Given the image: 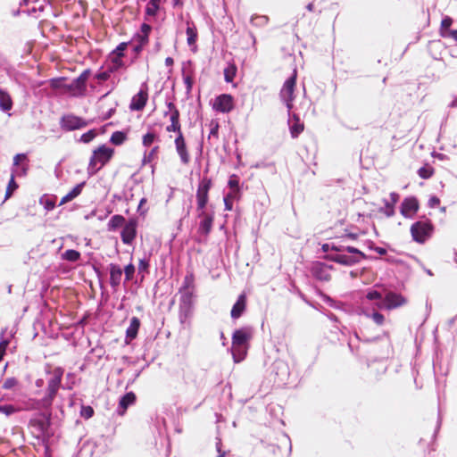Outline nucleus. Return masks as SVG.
<instances>
[{
  "label": "nucleus",
  "instance_id": "de8ad7c7",
  "mask_svg": "<svg viewBox=\"0 0 457 457\" xmlns=\"http://www.w3.org/2000/svg\"><path fill=\"white\" fill-rule=\"evenodd\" d=\"M149 260L146 258H142L139 260L138 263V270L139 272H148L149 271Z\"/></svg>",
  "mask_w": 457,
  "mask_h": 457
},
{
  "label": "nucleus",
  "instance_id": "e433bc0d",
  "mask_svg": "<svg viewBox=\"0 0 457 457\" xmlns=\"http://www.w3.org/2000/svg\"><path fill=\"white\" fill-rule=\"evenodd\" d=\"M12 100L8 94L0 90V107L4 110H10L12 108Z\"/></svg>",
  "mask_w": 457,
  "mask_h": 457
},
{
  "label": "nucleus",
  "instance_id": "a211bd4d",
  "mask_svg": "<svg viewBox=\"0 0 457 457\" xmlns=\"http://www.w3.org/2000/svg\"><path fill=\"white\" fill-rule=\"evenodd\" d=\"M136 401H137L136 394L132 391L127 392L126 394L121 395L119 399V404H118V407L116 410L117 414L120 415V416L124 415L127 409L129 406L135 404Z\"/></svg>",
  "mask_w": 457,
  "mask_h": 457
},
{
  "label": "nucleus",
  "instance_id": "423d86ee",
  "mask_svg": "<svg viewBox=\"0 0 457 457\" xmlns=\"http://www.w3.org/2000/svg\"><path fill=\"white\" fill-rule=\"evenodd\" d=\"M212 187V179L208 177H204L196 190V202L197 210L205 209L209 200V190Z\"/></svg>",
  "mask_w": 457,
  "mask_h": 457
},
{
  "label": "nucleus",
  "instance_id": "37998d69",
  "mask_svg": "<svg viewBox=\"0 0 457 457\" xmlns=\"http://www.w3.org/2000/svg\"><path fill=\"white\" fill-rule=\"evenodd\" d=\"M123 273L125 275V280L130 281L133 278V276L136 271L135 265L133 263H129L124 267Z\"/></svg>",
  "mask_w": 457,
  "mask_h": 457
},
{
  "label": "nucleus",
  "instance_id": "4468645a",
  "mask_svg": "<svg viewBox=\"0 0 457 457\" xmlns=\"http://www.w3.org/2000/svg\"><path fill=\"white\" fill-rule=\"evenodd\" d=\"M376 309L378 308L375 306V302H373L371 307L366 306L365 303H362V305L360 307L358 313L360 315H364L367 318L372 319V320L377 325L381 326L385 322V316Z\"/></svg>",
  "mask_w": 457,
  "mask_h": 457
},
{
  "label": "nucleus",
  "instance_id": "c756f323",
  "mask_svg": "<svg viewBox=\"0 0 457 457\" xmlns=\"http://www.w3.org/2000/svg\"><path fill=\"white\" fill-rule=\"evenodd\" d=\"M127 139V134L124 131L117 130L111 136L110 142L115 145H120Z\"/></svg>",
  "mask_w": 457,
  "mask_h": 457
},
{
  "label": "nucleus",
  "instance_id": "9d476101",
  "mask_svg": "<svg viewBox=\"0 0 457 457\" xmlns=\"http://www.w3.org/2000/svg\"><path fill=\"white\" fill-rule=\"evenodd\" d=\"M333 269L332 265H328L321 262H315L311 267V273L314 278L322 282H328L331 279L329 271Z\"/></svg>",
  "mask_w": 457,
  "mask_h": 457
},
{
  "label": "nucleus",
  "instance_id": "a19ab883",
  "mask_svg": "<svg viewBox=\"0 0 457 457\" xmlns=\"http://www.w3.org/2000/svg\"><path fill=\"white\" fill-rule=\"evenodd\" d=\"M129 45H130V42H121L111 52V54L120 57H123L125 55V51L127 50Z\"/></svg>",
  "mask_w": 457,
  "mask_h": 457
},
{
  "label": "nucleus",
  "instance_id": "49530a36",
  "mask_svg": "<svg viewBox=\"0 0 457 457\" xmlns=\"http://www.w3.org/2000/svg\"><path fill=\"white\" fill-rule=\"evenodd\" d=\"M155 138H156V136L154 133L147 132L143 137V145L145 146H150L154 142Z\"/></svg>",
  "mask_w": 457,
  "mask_h": 457
},
{
  "label": "nucleus",
  "instance_id": "6ab92c4d",
  "mask_svg": "<svg viewBox=\"0 0 457 457\" xmlns=\"http://www.w3.org/2000/svg\"><path fill=\"white\" fill-rule=\"evenodd\" d=\"M110 273L109 283L112 289L116 290L120 285L123 270L121 267L116 263H110L108 266Z\"/></svg>",
  "mask_w": 457,
  "mask_h": 457
},
{
  "label": "nucleus",
  "instance_id": "393cba45",
  "mask_svg": "<svg viewBox=\"0 0 457 457\" xmlns=\"http://www.w3.org/2000/svg\"><path fill=\"white\" fill-rule=\"evenodd\" d=\"M179 117H180L179 111H173V113H171L170 117V124L166 127V130L168 132H176L177 135L183 134L181 131Z\"/></svg>",
  "mask_w": 457,
  "mask_h": 457
},
{
  "label": "nucleus",
  "instance_id": "0e129e2a",
  "mask_svg": "<svg viewBox=\"0 0 457 457\" xmlns=\"http://www.w3.org/2000/svg\"><path fill=\"white\" fill-rule=\"evenodd\" d=\"M324 314L330 320H332L333 322H336V323H339V320L338 318L337 317L336 314H334L333 312L328 311L326 312H324Z\"/></svg>",
  "mask_w": 457,
  "mask_h": 457
},
{
  "label": "nucleus",
  "instance_id": "412c9836",
  "mask_svg": "<svg viewBox=\"0 0 457 457\" xmlns=\"http://www.w3.org/2000/svg\"><path fill=\"white\" fill-rule=\"evenodd\" d=\"M288 116V125L291 137L293 138H296L303 130V123L301 121L299 116L296 114L290 113V115Z\"/></svg>",
  "mask_w": 457,
  "mask_h": 457
},
{
  "label": "nucleus",
  "instance_id": "72a5a7b5",
  "mask_svg": "<svg viewBox=\"0 0 457 457\" xmlns=\"http://www.w3.org/2000/svg\"><path fill=\"white\" fill-rule=\"evenodd\" d=\"M83 188V183L76 186L70 193H68L65 196L62 197V199L60 202V204H63L73 198H75L77 195H79Z\"/></svg>",
  "mask_w": 457,
  "mask_h": 457
},
{
  "label": "nucleus",
  "instance_id": "c9c22d12",
  "mask_svg": "<svg viewBox=\"0 0 457 457\" xmlns=\"http://www.w3.org/2000/svg\"><path fill=\"white\" fill-rule=\"evenodd\" d=\"M179 299V305L193 306V291H183Z\"/></svg>",
  "mask_w": 457,
  "mask_h": 457
},
{
  "label": "nucleus",
  "instance_id": "3c124183",
  "mask_svg": "<svg viewBox=\"0 0 457 457\" xmlns=\"http://www.w3.org/2000/svg\"><path fill=\"white\" fill-rule=\"evenodd\" d=\"M63 256L66 260L73 262V261L78 260L79 253L74 250H68L65 252Z\"/></svg>",
  "mask_w": 457,
  "mask_h": 457
},
{
  "label": "nucleus",
  "instance_id": "c85d7f7f",
  "mask_svg": "<svg viewBox=\"0 0 457 457\" xmlns=\"http://www.w3.org/2000/svg\"><path fill=\"white\" fill-rule=\"evenodd\" d=\"M183 81L186 86L187 92L189 93L192 90L194 85V78L192 72L187 73V66L184 64L182 68Z\"/></svg>",
  "mask_w": 457,
  "mask_h": 457
},
{
  "label": "nucleus",
  "instance_id": "052dcab7",
  "mask_svg": "<svg viewBox=\"0 0 457 457\" xmlns=\"http://www.w3.org/2000/svg\"><path fill=\"white\" fill-rule=\"evenodd\" d=\"M0 411L6 415H9L14 411V408L12 405H5L0 407Z\"/></svg>",
  "mask_w": 457,
  "mask_h": 457
},
{
  "label": "nucleus",
  "instance_id": "1a4fd4ad",
  "mask_svg": "<svg viewBox=\"0 0 457 457\" xmlns=\"http://www.w3.org/2000/svg\"><path fill=\"white\" fill-rule=\"evenodd\" d=\"M420 208V204L415 196L405 197L400 206V213L406 219H413Z\"/></svg>",
  "mask_w": 457,
  "mask_h": 457
},
{
  "label": "nucleus",
  "instance_id": "58836bf2",
  "mask_svg": "<svg viewBox=\"0 0 457 457\" xmlns=\"http://www.w3.org/2000/svg\"><path fill=\"white\" fill-rule=\"evenodd\" d=\"M321 297L325 303H327L328 305H329L330 307H332L334 309L341 310L344 308L343 303L334 300L332 297H330L328 295L323 294L321 295Z\"/></svg>",
  "mask_w": 457,
  "mask_h": 457
},
{
  "label": "nucleus",
  "instance_id": "2eb2a0df",
  "mask_svg": "<svg viewBox=\"0 0 457 457\" xmlns=\"http://www.w3.org/2000/svg\"><path fill=\"white\" fill-rule=\"evenodd\" d=\"M330 249H331V251L335 252L334 253H340L342 252H347L349 253L358 254L359 256H361L363 259H369L371 261H376L378 259L377 256L365 254L363 252H361V250H359L358 248H356L354 246L343 245L336 244L334 242H331Z\"/></svg>",
  "mask_w": 457,
  "mask_h": 457
},
{
  "label": "nucleus",
  "instance_id": "a878e982",
  "mask_svg": "<svg viewBox=\"0 0 457 457\" xmlns=\"http://www.w3.org/2000/svg\"><path fill=\"white\" fill-rule=\"evenodd\" d=\"M126 224L125 218L120 214H115L111 217L107 223L108 230L109 231H114L117 228H123V226Z\"/></svg>",
  "mask_w": 457,
  "mask_h": 457
},
{
  "label": "nucleus",
  "instance_id": "f704fd0d",
  "mask_svg": "<svg viewBox=\"0 0 457 457\" xmlns=\"http://www.w3.org/2000/svg\"><path fill=\"white\" fill-rule=\"evenodd\" d=\"M195 277L193 273H187L183 280L182 286L179 288V292L190 291V288L194 287Z\"/></svg>",
  "mask_w": 457,
  "mask_h": 457
},
{
  "label": "nucleus",
  "instance_id": "e2e57ef3",
  "mask_svg": "<svg viewBox=\"0 0 457 457\" xmlns=\"http://www.w3.org/2000/svg\"><path fill=\"white\" fill-rule=\"evenodd\" d=\"M87 265H91L92 266V268H93L94 271L96 272L97 278L101 281L103 274H102L100 269L98 267H96L95 264H91L90 263V260H89L88 257H87Z\"/></svg>",
  "mask_w": 457,
  "mask_h": 457
},
{
  "label": "nucleus",
  "instance_id": "69168bd1",
  "mask_svg": "<svg viewBox=\"0 0 457 457\" xmlns=\"http://www.w3.org/2000/svg\"><path fill=\"white\" fill-rule=\"evenodd\" d=\"M225 210L231 211L233 209V201L227 199L226 197L223 198Z\"/></svg>",
  "mask_w": 457,
  "mask_h": 457
},
{
  "label": "nucleus",
  "instance_id": "f03ea898",
  "mask_svg": "<svg viewBox=\"0 0 457 457\" xmlns=\"http://www.w3.org/2000/svg\"><path fill=\"white\" fill-rule=\"evenodd\" d=\"M252 337L253 329L250 327H243L233 332L231 353L236 363L245 358Z\"/></svg>",
  "mask_w": 457,
  "mask_h": 457
},
{
  "label": "nucleus",
  "instance_id": "6e6d98bb",
  "mask_svg": "<svg viewBox=\"0 0 457 457\" xmlns=\"http://www.w3.org/2000/svg\"><path fill=\"white\" fill-rule=\"evenodd\" d=\"M59 383H60V375H56L55 378L49 384L50 390L53 393L57 389Z\"/></svg>",
  "mask_w": 457,
  "mask_h": 457
},
{
  "label": "nucleus",
  "instance_id": "7c9ffc66",
  "mask_svg": "<svg viewBox=\"0 0 457 457\" xmlns=\"http://www.w3.org/2000/svg\"><path fill=\"white\" fill-rule=\"evenodd\" d=\"M237 66L235 64H229L224 69V80L227 83L233 82L237 74Z\"/></svg>",
  "mask_w": 457,
  "mask_h": 457
},
{
  "label": "nucleus",
  "instance_id": "bb28decb",
  "mask_svg": "<svg viewBox=\"0 0 457 457\" xmlns=\"http://www.w3.org/2000/svg\"><path fill=\"white\" fill-rule=\"evenodd\" d=\"M162 0H149L145 7V14L151 17L157 15L160 10V4Z\"/></svg>",
  "mask_w": 457,
  "mask_h": 457
},
{
  "label": "nucleus",
  "instance_id": "c03bdc74",
  "mask_svg": "<svg viewBox=\"0 0 457 457\" xmlns=\"http://www.w3.org/2000/svg\"><path fill=\"white\" fill-rule=\"evenodd\" d=\"M453 23V19L451 17H445L441 21L440 34L443 37V34L451 30V25Z\"/></svg>",
  "mask_w": 457,
  "mask_h": 457
},
{
  "label": "nucleus",
  "instance_id": "9b49d317",
  "mask_svg": "<svg viewBox=\"0 0 457 457\" xmlns=\"http://www.w3.org/2000/svg\"><path fill=\"white\" fill-rule=\"evenodd\" d=\"M137 220L136 219H129L126 224L123 226L122 230L120 232V237L123 244L130 245L137 233Z\"/></svg>",
  "mask_w": 457,
  "mask_h": 457
},
{
  "label": "nucleus",
  "instance_id": "6e6552de",
  "mask_svg": "<svg viewBox=\"0 0 457 457\" xmlns=\"http://www.w3.org/2000/svg\"><path fill=\"white\" fill-rule=\"evenodd\" d=\"M234 107V97L230 94L217 96L212 104L213 110L221 113L230 112Z\"/></svg>",
  "mask_w": 457,
  "mask_h": 457
},
{
  "label": "nucleus",
  "instance_id": "aec40b11",
  "mask_svg": "<svg viewBox=\"0 0 457 457\" xmlns=\"http://www.w3.org/2000/svg\"><path fill=\"white\" fill-rule=\"evenodd\" d=\"M400 195L395 192L390 194V201L384 199V206L379 208L378 212L384 213L386 217L395 215V205L399 201Z\"/></svg>",
  "mask_w": 457,
  "mask_h": 457
},
{
  "label": "nucleus",
  "instance_id": "338daca9",
  "mask_svg": "<svg viewBox=\"0 0 457 457\" xmlns=\"http://www.w3.org/2000/svg\"><path fill=\"white\" fill-rule=\"evenodd\" d=\"M25 160H26V155L25 154H17L14 157V164L18 165V164H20V162H23Z\"/></svg>",
  "mask_w": 457,
  "mask_h": 457
},
{
  "label": "nucleus",
  "instance_id": "dca6fc26",
  "mask_svg": "<svg viewBox=\"0 0 457 457\" xmlns=\"http://www.w3.org/2000/svg\"><path fill=\"white\" fill-rule=\"evenodd\" d=\"M175 148L176 152L180 158V162L182 164H188L190 162V156L187 151V143L183 134L177 135L175 141Z\"/></svg>",
  "mask_w": 457,
  "mask_h": 457
},
{
  "label": "nucleus",
  "instance_id": "864d4df0",
  "mask_svg": "<svg viewBox=\"0 0 457 457\" xmlns=\"http://www.w3.org/2000/svg\"><path fill=\"white\" fill-rule=\"evenodd\" d=\"M158 151V146H154L147 155H145L144 158H143V162L144 163H146V162H150L153 159V157L154 156V154H156Z\"/></svg>",
  "mask_w": 457,
  "mask_h": 457
},
{
  "label": "nucleus",
  "instance_id": "f8f14e48",
  "mask_svg": "<svg viewBox=\"0 0 457 457\" xmlns=\"http://www.w3.org/2000/svg\"><path fill=\"white\" fill-rule=\"evenodd\" d=\"M198 218L201 219L198 227V233L204 236H208L212 231L214 214L212 212H208L205 209L197 210Z\"/></svg>",
  "mask_w": 457,
  "mask_h": 457
},
{
  "label": "nucleus",
  "instance_id": "5701e85b",
  "mask_svg": "<svg viewBox=\"0 0 457 457\" xmlns=\"http://www.w3.org/2000/svg\"><path fill=\"white\" fill-rule=\"evenodd\" d=\"M246 308V297L245 295H240L233 304L231 309V318L237 320L242 316Z\"/></svg>",
  "mask_w": 457,
  "mask_h": 457
},
{
  "label": "nucleus",
  "instance_id": "13d9d810",
  "mask_svg": "<svg viewBox=\"0 0 457 457\" xmlns=\"http://www.w3.org/2000/svg\"><path fill=\"white\" fill-rule=\"evenodd\" d=\"M149 36L144 34L137 35V44L145 46L148 43Z\"/></svg>",
  "mask_w": 457,
  "mask_h": 457
},
{
  "label": "nucleus",
  "instance_id": "774afa93",
  "mask_svg": "<svg viewBox=\"0 0 457 457\" xmlns=\"http://www.w3.org/2000/svg\"><path fill=\"white\" fill-rule=\"evenodd\" d=\"M143 48H144L143 46L137 44V45L133 46L132 50H133L135 55L137 56V54H139L142 52Z\"/></svg>",
  "mask_w": 457,
  "mask_h": 457
},
{
  "label": "nucleus",
  "instance_id": "b1692460",
  "mask_svg": "<svg viewBox=\"0 0 457 457\" xmlns=\"http://www.w3.org/2000/svg\"><path fill=\"white\" fill-rule=\"evenodd\" d=\"M83 120L73 115H67L62 120V126L67 130H72L80 128Z\"/></svg>",
  "mask_w": 457,
  "mask_h": 457
},
{
  "label": "nucleus",
  "instance_id": "7ed1b4c3",
  "mask_svg": "<svg viewBox=\"0 0 457 457\" xmlns=\"http://www.w3.org/2000/svg\"><path fill=\"white\" fill-rule=\"evenodd\" d=\"M114 154V149L106 145L96 148L87 164L88 174H95L109 162Z\"/></svg>",
  "mask_w": 457,
  "mask_h": 457
},
{
  "label": "nucleus",
  "instance_id": "2f4dec72",
  "mask_svg": "<svg viewBox=\"0 0 457 457\" xmlns=\"http://www.w3.org/2000/svg\"><path fill=\"white\" fill-rule=\"evenodd\" d=\"M179 321L183 324L191 316L193 306L179 305Z\"/></svg>",
  "mask_w": 457,
  "mask_h": 457
},
{
  "label": "nucleus",
  "instance_id": "4d7b16f0",
  "mask_svg": "<svg viewBox=\"0 0 457 457\" xmlns=\"http://www.w3.org/2000/svg\"><path fill=\"white\" fill-rule=\"evenodd\" d=\"M110 77V74L107 71H102L96 75V79L98 80V82H104L106 81Z\"/></svg>",
  "mask_w": 457,
  "mask_h": 457
},
{
  "label": "nucleus",
  "instance_id": "4be33fe9",
  "mask_svg": "<svg viewBox=\"0 0 457 457\" xmlns=\"http://www.w3.org/2000/svg\"><path fill=\"white\" fill-rule=\"evenodd\" d=\"M141 321L137 317H132L129 321V326L126 329V344H129L134 340L138 334Z\"/></svg>",
  "mask_w": 457,
  "mask_h": 457
},
{
  "label": "nucleus",
  "instance_id": "79ce46f5",
  "mask_svg": "<svg viewBox=\"0 0 457 457\" xmlns=\"http://www.w3.org/2000/svg\"><path fill=\"white\" fill-rule=\"evenodd\" d=\"M228 186L229 189H241L239 177L236 174H232L228 179Z\"/></svg>",
  "mask_w": 457,
  "mask_h": 457
},
{
  "label": "nucleus",
  "instance_id": "4c0bfd02",
  "mask_svg": "<svg viewBox=\"0 0 457 457\" xmlns=\"http://www.w3.org/2000/svg\"><path fill=\"white\" fill-rule=\"evenodd\" d=\"M109 59L112 62V71H117L119 69L125 67L124 62L122 61V57L110 54Z\"/></svg>",
  "mask_w": 457,
  "mask_h": 457
},
{
  "label": "nucleus",
  "instance_id": "20e7f679",
  "mask_svg": "<svg viewBox=\"0 0 457 457\" xmlns=\"http://www.w3.org/2000/svg\"><path fill=\"white\" fill-rule=\"evenodd\" d=\"M434 225L428 219L415 221L411 226V235L412 240L419 244H424L432 237Z\"/></svg>",
  "mask_w": 457,
  "mask_h": 457
},
{
  "label": "nucleus",
  "instance_id": "f3484780",
  "mask_svg": "<svg viewBox=\"0 0 457 457\" xmlns=\"http://www.w3.org/2000/svg\"><path fill=\"white\" fill-rule=\"evenodd\" d=\"M272 372L276 375L279 384H286L290 374L287 363L281 360L274 361Z\"/></svg>",
  "mask_w": 457,
  "mask_h": 457
},
{
  "label": "nucleus",
  "instance_id": "09e8293b",
  "mask_svg": "<svg viewBox=\"0 0 457 457\" xmlns=\"http://www.w3.org/2000/svg\"><path fill=\"white\" fill-rule=\"evenodd\" d=\"M240 195H241V189H237V190L230 189L229 192L224 195V197L234 201V200L239 199Z\"/></svg>",
  "mask_w": 457,
  "mask_h": 457
},
{
  "label": "nucleus",
  "instance_id": "a18cd8bd",
  "mask_svg": "<svg viewBox=\"0 0 457 457\" xmlns=\"http://www.w3.org/2000/svg\"><path fill=\"white\" fill-rule=\"evenodd\" d=\"M210 127H211V129H210V133L208 135V140H210L212 137H218L220 124L218 121L212 120L210 123Z\"/></svg>",
  "mask_w": 457,
  "mask_h": 457
},
{
  "label": "nucleus",
  "instance_id": "f257e3e1",
  "mask_svg": "<svg viewBox=\"0 0 457 457\" xmlns=\"http://www.w3.org/2000/svg\"><path fill=\"white\" fill-rule=\"evenodd\" d=\"M366 300L375 302V306L378 310H393L406 303V299L402 295L387 291L383 294L376 289H370L367 292Z\"/></svg>",
  "mask_w": 457,
  "mask_h": 457
},
{
  "label": "nucleus",
  "instance_id": "ddd939ff",
  "mask_svg": "<svg viewBox=\"0 0 457 457\" xmlns=\"http://www.w3.org/2000/svg\"><path fill=\"white\" fill-rule=\"evenodd\" d=\"M148 88L145 82H144L137 94H136L129 104V109L131 111H142L148 99Z\"/></svg>",
  "mask_w": 457,
  "mask_h": 457
},
{
  "label": "nucleus",
  "instance_id": "473e14b6",
  "mask_svg": "<svg viewBox=\"0 0 457 457\" xmlns=\"http://www.w3.org/2000/svg\"><path fill=\"white\" fill-rule=\"evenodd\" d=\"M250 22L253 26L262 28L268 24L269 17L266 15L255 14L251 17Z\"/></svg>",
  "mask_w": 457,
  "mask_h": 457
},
{
  "label": "nucleus",
  "instance_id": "5fc2aeb1",
  "mask_svg": "<svg viewBox=\"0 0 457 457\" xmlns=\"http://www.w3.org/2000/svg\"><path fill=\"white\" fill-rule=\"evenodd\" d=\"M440 204V199L436 196V195H432L430 196V198L428 199V206L430 208H436V206H438Z\"/></svg>",
  "mask_w": 457,
  "mask_h": 457
},
{
  "label": "nucleus",
  "instance_id": "ea45409f",
  "mask_svg": "<svg viewBox=\"0 0 457 457\" xmlns=\"http://www.w3.org/2000/svg\"><path fill=\"white\" fill-rule=\"evenodd\" d=\"M434 169L429 165H424L418 170V174L421 179H428L432 177Z\"/></svg>",
  "mask_w": 457,
  "mask_h": 457
},
{
  "label": "nucleus",
  "instance_id": "39448f33",
  "mask_svg": "<svg viewBox=\"0 0 457 457\" xmlns=\"http://www.w3.org/2000/svg\"><path fill=\"white\" fill-rule=\"evenodd\" d=\"M296 85V71L295 70L293 74L288 77L279 92V97L281 101L286 104L287 108L288 115L293 108V101L295 99V88Z\"/></svg>",
  "mask_w": 457,
  "mask_h": 457
},
{
  "label": "nucleus",
  "instance_id": "680f3d73",
  "mask_svg": "<svg viewBox=\"0 0 457 457\" xmlns=\"http://www.w3.org/2000/svg\"><path fill=\"white\" fill-rule=\"evenodd\" d=\"M146 203V198H142L140 201H139V204H138V206H137V212H139L140 215H143L146 212V210L145 209H143V205Z\"/></svg>",
  "mask_w": 457,
  "mask_h": 457
},
{
  "label": "nucleus",
  "instance_id": "603ef678",
  "mask_svg": "<svg viewBox=\"0 0 457 457\" xmlns=\"http://www.w3.org/2000/svg\"><path fill=\"white\" fill-rule=\"evenodd\" d=\"M17 385V379L15 378H6L3 383L4 389H12Z\"/></svg>",
  "mask_w": 457,
  "mask_h": 457
},
{
  "label": "nucleus",
  "instance_id": "cd10ccee",
  "mask_svg": "<svg viewBox=\"0 0 457 457\" xmlns=\"http://www.w3.org/2000/svg\"><path fill=\"white\" fill-rule=\"evenodd\" d=\"M186 34L187 36V41L188 46L195 45L197 40L198 34H197V29L194 24L193 25L187 24V27L186 29Z\"/></svg>",
  "mask_w": 457,
  "mask_h": 457
},
{
  "label": "nucleus",
  "instance_id": "bf43d9fd",
  "mask_svg": "<svg viewBox=\"0 0 457 457\" xmlns=\"http://www.w3.org/2000/svg\"><path fill=\"white\" fill-rule=\"evenodd\" d=\"M140 29H141V34L149 36V34L152 30V26L147 23H143L140 27Z\"/></svg>",
  "mask_w": 457,
  "mask_h": 457
},
{
  "label": "nucleus",
  "instance_id": "0eeeda50",
  "mask_svg": "<svg viewBox=\"0 0 457 457\" xmlns=\"http://www.w3.org/2000/svg\"><path fill=\"white\" fill-rule=\"evenodd\" d=\"M326 260L338 263L343 266L351 267L361 262L362 259L358 254H345L344 252L340 253H328L324 257Z\"/></svg>",
  "mask_w": 457,
  "mask_h": 457
},
{
  "label": "nucleus",
  "instance_id": "8fccbe9b",
  "mask_svg": "<svg viewBox=\"0 0 457 457\" xmlns=\"http://www.w3.org/2000/svg\"><path fill=\"white\" fill-rule=\"evenodd\" d=\"M16 188H17V184L15 183L13 177H12V179L9 182V185L7 187V189H6L5 199L9 198Z\"/></svg>",
  "mask_w": 457,
  "mask_h": 457
}]
</instances>
